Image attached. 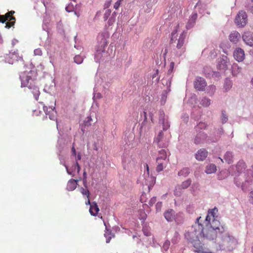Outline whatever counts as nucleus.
<instances>
[{
  "label": "nucleus",
  "mask_w": 253,
  "mask_h": 253,
  "mask_svg": "<svg viewBox=\"0 0 253 253\" xmlns=\"http://www.w3.org/2000/svg\"><path fill=\"white\" fill-rule=\"evenodd\" d=\"M201 217L197 218L195 224L192 225L190 231H188L185 234V238L191 242L194 247V252L198 253H207L205 249L201 244L200 238H202L203 225L200 223Z\"/></svg>",
  "instance_id": "f257e3e1"
},
{
  "label": "nucleus",
  "mask_w": 253,
  "mask_h": 253,
  "mask_svg": "<svg viewBox=\"0 0 253 253\" xmlns=\"http://www.w3.org/2000/svg\"><path fill=\"white\" fill-rule=\"evenodd\" d=\"M210 227L207 229L203 230L202 231V237L209 240H213L216 237L220 236L223 232L226 231V227L221 225L219 221H213L211 223Z\"/></svg>",
  "instance_id": "f03ea898"
},
{
  "label": "nucleus",
  "mask_w": 253,
  "mask_h": 253,
  "mask_svg": "<svg viewBox=\"0 0 253 253\" xmlns=\"http://www.w3.org/2000/svg\"><path fill=\"white\" fill-rule=\"evenodd\" d=\"M33 72L32 71L24 72L20 74V79L21 82V87L27 86L32 90L36 100H38L40 94L39 88L33 84V80L31 78Z\"/></svg>",
  "instance_id": "7ed1b4c3"
},
{
  "label": "nucleus",
  "mask_w": 253,
  "mask_h": 253,
  "mask_svg": "<svg viewBox=\"0 0 253 253\" xmlns=\"http://www.w3.org/2000/svg\"><path fill=\"white\" fill-rule=\"evenodd\" d=\"M177 30L175 29L173 31L171 34L170 43H176V48L175 50V54L177 56H181L185 52V47L184 43L185 42V38L186 37V32L183 31L181 33L177 39Z\"/></svg>",
  "instance_id": "20e7f679"
},
{
  "label": "nucleus",
  "mask_w": 253,
  "mask_h": 253,
  "mask_svg": "<svg viewBox=\"0 0 253 253\" xmlns=\"http://www.w3.org/2000/svg\"><path fill=\"white\" fill-rule=\"evenodd\" d=\"M220 237L221 241L218 244L220 249L231 251L235 248L237 242L233 236L228 233L223 232Z\"/></svg>",
  "instance_id": "39448f33"
},
{
  "label": "nucleus",
  "mask_w": 253,
  "mask_h": 253,
  "mask_svg": "<svg viewBox=\"0 0 253 253\" xmlns=\"http://www.w3.org/2000/svg\"><path fill=\"white\" fill-rule=\"evenodd\" d=\"M99 42L98 47L96 49V53L95 55V60L96 62H99L102 57V54L105 52V47L108 42L106 39L103 34L99 35L97 37Z\"/></svg>",
  "instance_id": "423d86ee"
},
{
  "label": "nucleus",
  "mask_w": 253,
  "mask_h": 253,
  "mask_svg": "<svg viewBox=\"0 0 253 253\" xmlns=\"http://www.w3.org/2000/svg\"><path fill=\"white\" fill-rule=\"evenodd\" d=\"M246 168L245 162L239 161L235 166H232L229 169V173L232 175L237 176L242 173Z\"/></svg>",
  "instance_id": "0eeeda50"
},
{
  "label": "nucleus",
  "mask_w": 253,
  "mask_h": 253,
  "mask_svg": "<svg viewBox=\"0 0 253 253\" xmlns=\"http://www.w3.org/2000/svg\"><path fill=\"white\" fill-rule=\"evenodd\" d=\"M248 16L246 12L244 11H240L236 16L235 22L236 25L239 27H244L248 21Z\"/></svg>",
  "instance_id": "6e6552de"
},
{
  "label": "nucleus",
  "mask_w": 253,
  "mask_h": 253,
  "mask_svg": "<svg viewBox=\"0 0 253 253\" xmlns=\"http://www.w3.org/2000/svg\"><path fill=\"white\" fill-rule=\"evenodd\" d=\"M159 147L161 148L167 147L169 145L168 139L164 136L162 131H160L159 134L156 136L155 140Z\"/></svg>",
  "instance_id": "1a4fd4ad"
},
{
  "label": "nucleus",
  "mask_w": 253,
  "mask_h": 253,
  "mask_svg": "<svg viewBox=\"0 0 253 253\" xmlns=\"http://www.w3.org/2000/svg\"><path fill=\"white\" fill-rule=\"evenodd\" d=\"M218 212V209L217 208L214 207L213 209H209L208 210V214L206 218V221L208 223L211 224L213 221H218L215 219V216Z\"/></svg>",
  "instance_id": "9d476101"
},
{
  "label": "nucleus",
  "mask_w": 253,
  "mask_h": 253,
  "mask_svg": "<svg viewBox=\"0 0 253 253\" xmlns=\"http://www.w3.org/2000/svg\"><path fill=\"white\" fill-rule=\"evenodd\" d=\"M156 112V109L154 106H152L151 105L147 106L143 111V116L145 118L144 121L147 120V116H148L151 119V122H153V116Z\"/></svg>",
  "instance_id": "9b49d317"
},
{
  "label": "nucleus",
  "mask_w": 253,
  "mask_h": 253,
  "mask_svg": "<svg viewBox=\"0 0 253 253\" xmlns=\"http://www.w3.org/2000/svg\"><path fill=\"white\" fill-rule=\"evenodd\" d=\"M159 123L160 125L163 126L164 130H167L169 126V123L168 120L167 118L165 116V113L163 111H159Z\"/></svg>",
  "instance_id": "f8f14e48"
},
{
  "label": "nucleus",
  "mask_w": 253,
  "mask_h": 253,
  "mask_svg": "<svg viewBox=\"0 0 253 253\" xmlns=\"http://www.w3.org/2000/svg\"><path fill=\"white\" fill-rule=\"evenodd\" d=\"M242 39L245 43L250 46H253V32L251 31L245 32L242 35Z\"/></svg>",
  "instance_id": "ddd939ff"
},
{
  "label": "nucleus",
  "mask_w": 253,
  "mask_h": 253,
  "mask_svg": "<svg viewBox=\"0 0 253 253\" xmlns=\"http://www.w3.org/2000/svg\"><path fill=\"white\" fill-rule=\"evenodd\" d=\"M194 84L195 88L198 90H204L207 85L205 80L201 77L196 78Z\"/></svg>",
  "instance_id": "4468645a"
},
{
  "label": "nucleus",
  "mask_w": 253,
  "mask_h": 253,
  "mask_svg": "<svg viewBox=\"0 0 253 253\" xmlns=\"http://www.w3.org/2000/svg\"><path fill=\"white\" fill-rule=\"evenodd\" d=\"M233 56L238 62H242L245 59L244 51L241 48H237L234 50Z\"/></svg>",
  "instance_id": "2eb2a0df"
},
{
  "label": "nucleus",
  "mask_w": 253,
  "mask_h": 253,
  "mask_svg": "<svg viewBox=\"0 0 253 253\" xmlns=\"http://www.w3.org/2000/svg\"><path fill=\"white\" fill-rule=\"evenodd\" d=\"M81 158H82V156H81V154L79 153L77 155L76 159V164L73 167V168H72L73 169L72 170H70V169H69L68 167L66 166V165H65L67 172L69 174L72 175L73 176L74 175V174L73 173V171H74L76 168L77 169V172L79 173V172L80 171L81 168L80 167L79 163L78 162V161L80 160L81 159Z\"/></svg>",
  "instance_id": "dca6fc26"
},
{
  "label": "nucleus",
  "mask_w": 253,
  "mask_h": 253,
  "mask_svg": "<svg viewBox=\"0 0 253 253\" xmlns=\"http://www.w3.org/2000/svg\"><path fill=\"white\" fill-rule=\"evenodd\" d=\"M207 135L202 131L199 132L194 138V142L196 144L204 143L206 140Z\"/></svg>",
  "instance_id": "f3484780"
},
{
  "label": "nucleus",
  "mask_w": 253,
  "mask_h": 253,
  "mask_svg": "<svg viewBox=\"0 0 253 253\" xmlns=\"http://www.w3.org/2000/svg\"><path fill=\"white\" fill-rule=\"evenodd\" d=\"M175 212L172 209H168L164 213L165 219L168 222L172 221L175 218Z\"/></svg>",
  "instance_id": "a211bd4d"
},
{
  "label": "nucleus",
  "mask_w": 253,
  "mask_h": 253,
  "mask_svg": "<svg viewBox=\"0 0 253 253\" xmlns=\"http://www.w3.org/2000/svg\"><path fill=\"white\" fill-rule=\"evenodd\" d=\"M5 58L8 63L12 64L14 61H18L21 59V57H20L16 52H14L10 53L7 55Z\"/></svg>",
  "instance_id": "6ab92c4d"
},
{
  "label": "nucleus",
  "mask_w": 253,
  "mask_h": 253,
  "mask_svg": "<svg viewBox=\"0 0 253 253\" xmlns=\"http://www.w3.org/2000/svg\"><path fill=\"white\" fill-rule=\"evenodd\" d=\"M228 59L226 56H222L218 59V68L220 70H226L228 66Z\"/></svg>",
  "instance_id": "aec40b11"
},
{
  "label": "nucleus",
  "mask_w": 253,
  "mask_h": 253,
  "mask_svg": "<svg viewBox=\"0 0 253 253\" xmlns=\"http://www.w3.org/2000/svg\"><path fill=\"white\" fill-rule=\"evenodd\" d=\"M208 155V152L205 149H200L195 154V158L198 161L204 160Z\"/></svg>",
  "instance_id": "412c9836"
},
{
  "label": "nucleus",
  "mask_w": 253,
  "mask_h": 253,
  "mask_svg": "<svg viewBox=\"0 0 253 253\" xmlns=\"http://www.w3.org/2000/svg\"><path fill=\"white\" fill-rule=\"evenodd\" d=\"M163 161L167 162L169 161V159H167V153L165 149H161L158 152V156L156 158V161Z\"/></svg>",
  "instance_id": "4be33fe9"
},
{
  "label": "nucleus",
  "mask_w": 253,
  "mask_h": 253,
  "mask_svg": "<svg viewBox=\"0 0 253 253\" xmlns=\"http://www.w3.org/2000/svg\"><path fill=\"white\" fill-rule=\"evenodd\" d=\"M50 110L48 111V108L46 106H44L43 107V110L45 112L46 116H48L50 120H54L55 118V111H54L55 107H50Z\"/></svg>",
  "instance_id": "5701e85b"
},
{
  "label": "nucleus",
  "mask_w": 253,
  "mask_h": 253,
  "mask_svg": "<svg viewBox=\"0 0 253 253\" xmlns=\"http://www.w3.org/2000/svg\"><path fill=\"white\" fill-rule=\"evenodd\" d=\"M230 41L233 43H237L241 38V35L237 31H233L229 36Z\"/></svg>",
  "instance_id": "b1692460"
},
{
  "label": "nucleus",
  "mask_w": 253,
  "mask_h": 253,
  "mask_svg": "<svg viewBox=\"0 0 253 253\" xmlns=\"http://www.w3.org/2000/svg\"><path fill=\"white\" fill-rule=\"evenodd\" d=\"M197 18V13L195 12L190 17V18L186 26L187 29H190L193 27L196 20Z\"/></svg>",
  "instance_id": "393cba45"
},
{
  "label": "nucleus",
  "mask_w": 253,
  "mask_h": 253,
  "mask_svg": "<svg viewBox=\"0 0 253 253\" xmlns=\"http://www.w3.org/2000/svg\"><path fill=\"white\" fill-rule=\"evenodd\" d=\"M14 13V11H11L10 12H9L8 13H6L4 16L6 17V15L7 14H9L10 15V17H8V20H9L10 22H8L6 23V25L5 26V27L6 28H7V29H9V28H10L12 25H14V23H15V18L13 16H11V15Z\"/></svg>",
  "instance_id": "a878e982"
},
{
  "label": "nucleus",
  "mask_w": 253,
  "mask_h": 253,
  "mask_svg": "<svg viewBox=\"0 0 253 253\" xmlns=\"http://www.w3.org/2000/svg\"><path fill=\"white\" fill-rule=\"evenodd\" d=\"M99 211V208L95 202H92L89 209V212L91 215L95 216Z\"/></svg>",
  "instance_id": "bb28decb"
},
{
  "label": "nucleus",
  "mask_w": 253,
  "mask_h": 253,
  "mask_svg": "<svg viewBox=\"0 0 253 253\" xmlns=\"http://www.w3.org/2000/svg\"><path fill=\"white\" fill-rule=\"evenodd\" d=\"M174 62H171L170 64L169 69L168 70V74L169 76V79L167 81H166V85L168 86L169 88L170 86L171 85V77L170 76V75L173 72V69L174 67Z\"/></svg>",
  "instance_id": "cd10ccee"
},
{
  "label": "nucleus",
  "mask_w": 253,
  "mask_h": 253,
  "mask_svg": "<svg viewBox=\"0 0 253 253\" xmlns=\"http://www.w3.org/2000/svg\"><path fill=\"white\" fill-rule=\"evenodd\" d=\"M77 180L70 179L68 181L67 184V190L68 191H73L77 187Z\"/></svg>",
  "instance_id": "c85d7f7f"
},
{
  "label": "nucleus",
  "mask_w": 253,
  "mask_h": 253,
  "mask_svg": "<svg viewBox=\"0 0 253 253\" xmlns=\"http://www.w3.org/2000/svg\"><path fill=\"white\" fill-rule=\"evenodd\" d=\"M233 154L231 151H227L224 156V160L228 164H231L233 162Z\"/></svg>",
  "instance_id": "c756f323"
},
{
  "label": "nucleus",
  "mask_w": 253,
  "mask_h": 253,
  "mask_svg": "<svg viewBox=\"0 0 253 253\" xmlns=\"http://www.w3.org/2000/svg\"><path fill=\"white\" fill-rule=\"evenodd\" d=\"M216 171V167L214 164H211L208 165L206 169V172L208 174L214 173Z\"/></svg>",
  "instance_id": "7c9ffc66"
},
{
  "label": "nucleus",
  "mask_w": 253,
  "mask_h": 253,
  "mask_svg": "<svg viewBox=\"0 0 253 253\" xmlns=\"http://www.w3.org/2000/svg\"><path fill=\"white\" fill-rule=\"evenodd\" d=\"M190 173V169L188 168H183L178 172V175L179 176H182L185 177L187 176Z\"/></svg>",
  "instance_id": "2f4dec72"
},
{
  "label": "nucleus",
  "mask_w": 253,
  "mask_h": 253,
  "mask_svg": "<svg viewBox=\"0 0 253 253\" xmlns=\"http://www.w3.org/2000/svg\"><path fill=\"white\" fill-rule=\"evenodd\" d=\"M197 103V96L194 94H191L189 97L187 103L189 104L191 106H195Z\"/></svg>",
  "instance_id": "473e14b6"
},
{
  "label": "nucleus",
  "mask_w": 253,
  "mask_h": 253,
  "mask_svg": "<svg viewBox=\"0 0 253 253\" xmlns=\"http://www.w3.org/2000/svg\"><path fill=\"white\" fill-rule=\"evenodd\" d=\"M232 87V82L229 79H226L224 84V89L225 91H228Z\"/></svg>",
  "instance_id": "72a5a7b5"
},
{
  "label": "nucleus",
  "mask_w": 253,
  "mask_h": 253,
  "mask_svg": "<svg viewBox=\"0 0 253 253\" xmlns=\"http://www.w3.org/2000/svg\"><path fill=\"white\" fill-rule=\"evenodd\" d=\"M177 224H181L184 220L183 214L182 212H178L176 213L175 218L174 219Z\"/></svg>",
  "instance_id": "f704fd0d"
},
{
  "label": "nucleus",
  "mask_w": 253,
  "mask_h": 253,
  "mask_svg": "<svg viewBox=\"0 0 253 253\" xmlns=\"http://www.w3.org/2000/svg\"><path fill=\"white\" fill-rule=\"evenodd\" d=\"M157 166L156 168V170L157 172L161 171L163 170L165 167H166L168 162L163 161H156Z\"/></svg>",
  "instance_id": "c9c22d12"
},
{
  "label": "nucleus",
  "mask_w": 253,
  "mask_h": 253,
  "mask_svg": "<svg viewBox=\"0 0 253 253\" xmlns=\"http://www.w3.org/2000/svg\"><path fill=\"white\" fill-rule=\"evenodd\" d=\"M242 71V68L237 65L234 64L232 67V74L234 76H237Z\"/></svg>",
  "instance_id": "e433bc0d"
},
{
  "label": "nucleus",
  "mask_w": 253,
  "mask_h": 253,
  "mask_svg": "<svg viewBox=\"0 0 253 253\" xmlns=\"http://www.w3.org/2000/svg\"><path fill=\"white\" fill-rule=\"evenodd\" d=\"M211 104V100L208 97H203L201 101V104L205 107H207Z\"/></svg>",
  "instance_id": "4c0bfd02"
},
{
  "label": "nucleus",
  "mask_w": 253,
  "mask_h": 253,
  "mask_svg": "<svg viewBox=\"0 0 253 253\" xmlns=\"http://www.w3.org/2000/svg\"><path fill=\"white\" fill-rule=\"evenodd\" d=\"M216 90V87L213 85H210L207 88V93L210 96H212Z\"/></svg>",
  "instance_id": "58836bf2"
},
{
  "label": "nucleus",
  "mask_w": 253,
  "mask_h": 253,
  "mask_svg": "<svg viewBox=\"0 0 253 253\" xmlns=\"http://www.w3.org/2000/svg\"><path fill=\"white\" fill-rule=\"evenodd\" d=\"M169 87H169L168 88L167 87V90H164L161 95V104H164L166 101L167 98L168 91H170Z\"/></svg>",
  "instance_id": "ea45409f"
},
{
  "label": "nucleus",
  "mask_w": 253,
  "mask_h": 253,
  "mask_svg": "<svg viewBox=\"0 0 253 253\" xmlns=\"http://www.w3.org/2000/svg\"><path fill=\"white\" fill-rule=\"evenodd\" d=\"M170 242L169 240H166L162 247L161 250L163 253H166L167 252L170 246Z\"/></svg>",
  "instance_id": "a19ab883"
},
{
  "label": "nucleus",
  "mask_w": 253,
  "mask_h": 253,
  "mask_svg": "<svg viewBox=\"0 0 253 253\" xmlns=\"http://www.w3.org/2000/svg\"><path fill=\"white\" fill-rule=\"evenodd\" d=\"M207 126V125L204 122H200L197 125L195 126V130L196 131H201L200 130L202 129L205 128Z\"/></svg>",
  "instance_id": "79ce46f5"
},
{
  "label": "nucleus",
  "mask_w": 253,
  "mask_h": 253,
  "mask_svg": "<svg viewBox=\"0 0 253 253\" xmlns=\"http://www.w3.org/2000/svg\"><path fill=\"white\" fill-rule=\"evenodd\" d=\"M104 236L106 238V243H109L112 237H114V235L112 234L111 231H109L107 230V231L104 234Z\"/></svg>",
  "instance_id": "37998d69"
},
{
  "label": "nucleus",
  "mask_w": 253,
  "mask_h": 253,
  "mask_svg": "<svg viewBox=\"0 0 253 253\" xmlns=\"http://www.w3.org/2000/svg\"><path fill=\"white\" fill-rule=\"evenodd\" d=\"M221 121L222 124L226 123L228 119V116L226 115V112L224 110H222L221 111Z\"/></svg>",
  "instance_id": "c03bdc74"
},
{
  "label": "nucleus",
  "mask_w": 253,
  "mask_h": 253,
  "mask_svg": "<svg viewBox=\"0 0 253 253\" xmlns=\"http://www.w3.org/2000/svg\"><path fill=\"white\" fill-rule=\"evenodd\" d=\"M191 184V180L190 179H188L186 180L183 181L180 185V187L182 189H186L188 188L190 185Z\"/></svg>",
  "instance_id": "a18cd8bd"
},
{
  "label": "nucleus",
  "mask_w": 253,
  "mask_h": 253,
  "mask_svg": "<svg viewBox=\"0 0 253 253\" xmlns=\"http://www.w3.org/2000/svg\"><path fill=\"white\" fill-rule=\"evenodd\" d=\"M116 13L114 12L111 15V16L109 19L108 23L109 26H111L113 24V23L116 21Z\"/></svg>",
  "instance_id": "49530a36"
},
{
  "label": "nucleus",
  "mask_w": 253,
  "mask_h": 253,
  "mask_svg": "<svg viewBox=\"0 0 253 253\" xmlns=\"http://www.w3.org/2000/svg\"><path fill=\"white\" fill-rule=\"evenodd\" d=\"M74 62L77 64H81L83 61V58L80 55H76L74 57Z\"/></svg>",
  "instance_id": "de8ad7c7"
},
{
  "label": "nucleus",
  "mask_w": 253,
  "mask_h": 253,
  "mask_svg": "<svg viewBox=\"0 0 253 253\" xmlns=\"http://www.w3.org/2000/svg\"><path fill=\"white\" fill-rule=\"evenodd\" d=\"M179 239V234L177 232H175L173 235V237L171 239V242L173 244H176L177 243Z\"/></svg>",
  "instance_id": "09e8293b"
},
{
  "label": "nucleus",
  "mask_w": 253,
  "mask_h": 253,
  "mask_svg": "<svg viewBox=\"0 0 253 253\" xmlns=\"http://www.w3.org/2000/svg\"><path fill=\"white\" fill-rule=\"evenodd\" d=\"M158 70L156 71V72L152 75V79L154 80L153 81L155 83H158L159 81V77H158Z\"/></svg>",
  "instance_id": "8fccbe9b"
},
{
  "label": "nucleus",
  "mask_w": 253,
  "mask_h": 253,
  "mask_svg": "<svg viewBox=\"0 0 253 253\" xmlns=\"http://www.w3.org/2000/svg\"><path fill=\"white\" fill-rule=\"evenodd\" d=\"M66 11L70 12L74 11V4L72 3H69L65 8Z\"/></svg>",
  "instance_id": "3c124183"
},
{
  "label": "nucleus",
  "mask_w": 253,
  "mask_h": 253,
  "mask_svg": "<svg viewBox=\"0 0 253 253\" xmlns=\"http://www.w3.org/2000/svg\"><path fill=\"white\" fill-rule=\"evenodd\" d=\"M111 13V11L110 9H106L104 15H103V18L104 20H106L109 16L110 15Z\"/></svg>",
  "instance_id": "603ef678"
},
{
  "label": "nucleus",
  "mask_w": 253,
  "mask_h": 253,
  "mask_svg": "<svg viewBox=\"0 0 253 253\" xmlns=\"http://www.w3.org/2000/svg\"><path fill=\"white\" fill-rule=\"evenodd\" d=\"M8 17H10L9 14H7L6 17L4 15H0V22L4 23L8 20Z\"/></svg>",
  "instance_id": "864d4df0"
},
{
  "label": "nucleus",
  "mask_w": 253,
  "mask_h": 253,
  "mask_svg": "<svg viewBox=\"0 0 253 253\" xmlns=\"http://www.w3.org/2000/svg\"><path fill=\"white\" fill-rule=\"evenodd\" d=\"M81 192L82 193V194L83 195L87 196V197L88 199L89 195V192L88 190H87L86 189H84L83 188H82L81 190Z\"/></svg>",
  "instance_id": "5fc2aeb1"
},
{
  "label": "nucleus",
  "mask_w": 253,
  "mask_h": 253,
  "mask_svg": "<svg viewBox=\"0 0 253 253\" xmlns=\"http://www.w3.org/2000/svg\"><path fill=\"white\" fill-rule=\"evenodd\" d=\"M110 84H111V83L109 82H103L102 84V85L103 87L105 89H108L109 88V87L110 86Z\"/></svg>",
  "instance_id": "6e6d98bb"
},
{
  "label": "nucleus",
  "mask_w": 253,
  "mask_h": 253,
  "mask_svg": "<svg viewBox=\"0 0 253 253\" xmlns=\"http://www.w3.org/2000/svg\"><path fill=\"white\" fill-rule=\"evenodd\" d=\"M92 121L90 117H87L84 122L85 126H89L91 124V122Z\"/></svg>",
  "instance_id": "4d7b16f0"
},
{
  "label": "nucleus",
  "mask_w": 253,
  "mask_h": 253,
  "mask_svg": "<svg viewBox=\"0 0 253 253\" xmlns=\"http://www.w3.org/2000/svg\"><path fill=\"white\" fill-rule=\"evenodd\" d=\"M162 207V202H158L156 205V209L157 211H161Z\"/></svg>",
  "instance_id": "13d9d810"
},
{
  "label": "nucleus",
  "mask_w": 253,
  "mask_h": 253,
  "mask_svg": "<svg viewBox=\"0 0 253 253\" xmlns=\"http://www.w3.org/2000/svg\"><path fill=\"white\" fill-rule=\"evenodd\" d=\"M156 201V197H153L149 201V205L150 206H152Z\"/></svg>",
  "instance_id": "bf43d9fd"
},
{
  "label": "nucleus",
  "mask_w": 253,
  "mask_h": 253,
  "mask_svg": "<svg viewBox=\"0 0 253 253\" xmlns=\"http://www.w3.org/2000/svg\"><path fill=\"white\" fill-rule=\"evenodd\" d=\"M34 54L35 55H41L42 54V51L40 48H37L35 49Z\"/></svg>",
  "instance_id": "052dcab7"
},
{
  "label": "nucleus",
  "mask_w": 253,
  "mask_h": 253,
  "mask_svg": "<svg viewBox=\"0 0 253 253\" xmlns=\"http://www.w3.org/2000/svg\"><path fill=\"white\" fill-rule=\"evenodd\" d=\"M121 1H121V0H118V1L117 2H116L114 5V8H115L116 9H117L119 7V6L121 4Z\"/></svg>",
  "instance_id": "680f3d73"
},
{
  "label": "nucleus",
  "mask_w": 253,
  "mask_h": 253,
  "mask_svg": "<svg viewBox=\"0 0 253 253\" xmlns=\"http://www.w3.org/2000/svg\"><path fill=\"white\" fill-rule=\"evenodd\" d=\"M247 9L253 14V4L252 5H246Z\"/></svg>",
  "instance_id": "e2e57ef3"
},
{
  "label": "nucleus",
  "mask_w": 253,
  "mask_h": 253,
  "mask_svg": "<svg viewBox=\"0 0 253 253\" xmlns=\"http://www.w3.org/2000/svg\"><path fill=\"white\" fill-rule=\"evenodd\" d=\"M249 201L251 203L253 204V191L249 194Z\"/></svg>",
  "instance_id": "0e129e2a"
},
{
  "label": "nucleus",
  "mask_w": 253,
  "mask_h": 253,
  "mask_svg": "<svg viewBox=\"0 0 253 253\" xmlns=\"http://www.w3.org/2000/svg\"><path fill=\"white\" fill-rule=\"evenodd\" d=\"M189 117L187 115H184L182 116V119L183 121L187 123L188 121Z\"/></svg>",
  "instance_id": "69168bd1"
},
{
  "label": "nucleus",
  "mask_w": 253,
  "mask_h": 253,
  "mask_svg": "<svg viewBox=\"0 0 253 253\" xmlns=\"http://www.w3.org/2000/svg\"><path fill=\"white\" fill-rule=\"evenodd\" d=\"M130 159L129 158H125V157H124L123 159V162L125 164H127V162H129V160Z\"/></svg>",
  "instance_id": "338daca9"
},
{
  "label": "nucleus",
  "mask_w": 253,
  "mask_h": 253,
  "mask_svg": "<svg viewBox=\"0 0 253 253\" xmlns=\"http://www.w3.org/2000/svg\"><path fill=\"white\" fill-rule=\"evenodd\" d=\"M71 150H72V154L74 156H76V152L75 147L74 146H73V147H72Z\"/></svg>",
  "instance_id": "774afa93"
}]
</instances>
